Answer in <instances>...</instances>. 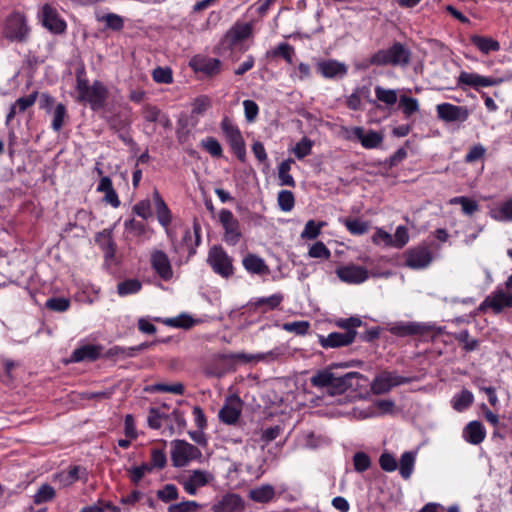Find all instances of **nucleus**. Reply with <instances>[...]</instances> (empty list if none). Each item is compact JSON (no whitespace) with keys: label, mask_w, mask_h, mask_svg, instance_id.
<instances>
[{"label":"nucleus","mask_w":512,"mask_h":512,"mask_svg":"<svg viewBox=\"0 0 512 512\" xmlns=\"http://www.w3.org/2000/svg\"><path fill=\"white\" fill-rule=\"evenodd\" d=\"M363 375L359 372H348L344 375H338L331 368H325L316 371L311 377L310 383L315 388L326 389L329 395H341L349 389L360 387V380Z\"/></svg>","instance_id":"1"},{"label":"nucleus","mask_w":512,"mask_h":512,"mask_svg":"<svg viewBox=\"0 0 512 512\" xmlns=\"http://www.w3.org/2000/svg\"><path fill=\"white\" fill-rule=\"evenodd\" d=\"M76 89L78 92L77 101L88 103L93 111L104 108L108 98V90L106 86L99 80H95L89 85L85 78V68L81 67L76 70Z\"/></svg>","instance_id":"2"},{"label":"nucleus","mask_w":512,"mask_h":512,"mask_svg":"<svg viewBox=\"0 0 512 512\" xmlns=\"http://www.w3.org/2000/svg\"><path fill=\"white\" fill-rule=\"evenodd\" d=\"M252 34L253 26L251 23L236 22L215 46L214 53L222 57H229L232 61H237L238 57L233 55L234 47L250 38Z\"/></svg>","instance_id":"3"},{"label":"nucleus","mask_w":512,"mask_h":512,"mask_svg":"<svg viewBox=\"0 0 512 512\" xmlns=\"http://www.w3.org/2000/svg\"><path fill=\"white\" fill-rule=\"evenodd\" d=\"M411 59V51L403 43L395 41L389 48L380 49L369 59L374 66H406Z\"/></svg>","instance_id":"4"},{"label":"nucleus","mask_w":512,"mask_h":512,"mask_svg":"<svg viewBox=\"0 0 512 512\" xmlns=\"http://www.w3.org/2000/svg\"><path fill=\"white\" fill-rule=\"evenodd\" d=\"M207 263L213 272L222 278L228 279L234 275L233 258L221 245L210 247Z\"/></svg>","instance_id":"5"},{"label":"nucleus","mask_w":512,"mask_h":512,"mask_svg":"<svg viewBox=\"0 0 512 512\" xmlns=\"http://www.w3.org/2000/svg\"><path fill=\"white\" fill-rule=\"evenodd\" d=\"M220 128L231 151L243 162L246 157V145L238 126L228 116H224Z\"/></svg>","instance_id":"6"},{"label":"nucleus","mask_w":512,"mask_h":512,"mask_svg":"<svg viewBox=\"0 0 512 512\" xmlns=\"http://www.w3.org/2000/svg\"><path fill=\"white\" fill-rule=\"evenodd\" d=\"M218 217L224 230L223 241L229 246H236L243 237L239 220L225 208L220 210Z\"/></svg>","instance_id":"7"},{"label":"nucleus","mask_w":512,"mask_h":512,"mask_svg":"<svg viewBox=\"0 0 512 512\" xmlns=\"http://www.w3.org/2000/svg\"><path fill=\"white\" fill-rule=\"evenodd\" d=\"M413 381V377L400 376L395 371L384 370L375 376L371 389L374 394L381 395L388 393L394 387L409 384Z\"/></svg>","instance_id":"8"},{"label":"nucleus","mask_w":512,"mask_h":512,"mask_svg":"<svg viewBox=\"0 0 512 512\" xmlns=\"http://www.w3.org/2000/svg\"><path fill=\"white\" fill-rule=\"evenodd\" d=\"M202 456L198 447L185 440H174L171 442V460L176 467H184L192 460Z\"/></svg>","instance_id":"9"},{"label":"nucleus","mask_w":512,"mask_h":512,"mask_svg":"<svg viewBox=\"0 0 512 512\" xmlns=\"http://www.w3.org/2000/svg\"><path fill=\"white\" fill-rule=\"evenodd\" d=\"M214 479L213 475L205 470H192L188 475H180L177 481L183 486L186 493L196 495L199 488L208 485Z\"/></svg>","instance_id":"10"},{"label":"nucleus","mask_w":512,"mask_h":512,"mask_svg":"<svg viewBox=\"0 0 512 512\" xmlns=\"http://www.w3.org/2000/svg\"><path fill=\"white\" fill-rule=\"evenodd\" d=\"M29 33L24 16L19 13L11 15L5 26V35L11 41L25 42Z\"/></svg>","instance_id":"11"},{"label":"nucleus","mask_w":512,"mask_h":512,"mask_svg":"<svg viewBox=\"0 0 512 512\" xmlns=\"http://www.w3.org/2000/svg\"><path fill=\"white\" fill-rule=\"evenodd\" d=\"M488 308L492 309L495 314L501 313L505 308H512V292L506 293L498 288L484 299L478 309L485 312Z\"/></svg>","instance_id":"12"},{"label":"nucleus","mask_w":512,"mask_h":512,"mask_svg":"<svg viewBox=\"0 0 512 512\" xmlns=\"http://www.w3.org/2000/svg\"><path fill=\"white\" fill-rule=\"evenodd\" d=\"M201 243V228L200 225L194 223L193 233L188 227L182 228V240L179 246H175L177 252H186L188 257L196 253V248Z\"/></svg>","instance_id":"13"},{"label":"nucleus","mask_w":512,"mask_h":512,"mask_svg":"<svg viewBox=\"0 0 512 512\" xmlns=\"http://www.w3.org/2000/svg\"><path fill=\"white\" fill-rule=\"evenodd\" d=\"M335 273L342 282L347 284H361L369 277L366 268L355 264L339 266Z\"/></svg>","instance_id":"14"},{"label":"nucleus","mask_w":512,"mask_h":512,"mask_svg":"<svg viewBox=\"0 0 512 512\" xmlns=\"http://www.w3.org/2000/svg\"><path fill=\"white\" fill-rule=\"evenodd\" d=\"M405 266L411 269H422L432 262V253L425 246L410 248L404 253Z\"/></svg>","instance_id":"15"},{"label":"nucleus","mask_w":512,"mask_h":512,"mask_svg":"<svg viewBox=\"0 0 512 512\" xmlns=\"http://www.w3.org/2000/svg\"><path fill=\"white\" fill-rule=\"evenodd\" d=\"M316 70L325 79H342L348 73L347 65L336 59L318 61Z\"/></svg>","instance_id":"16"},{"label":"nucleus","mask_w":512,"mask_h":512,"mask_svg":"<svg viewBox=\"0 0 512 512\" xmlns=\"http://www.w3.org/2000/svg\"><path fill=\"white\" fill-rule=\"evenodd\" d=\"M357 332H331L327 336L318 335V343L324 349L341 348L355 341Z\"/></svg>","instance_id":"17"},{"label":"nucleus","mask_w":512,"mask_h":512,"mask_svg":"<svg viewBox=\"0 0 512 512\" xmlns=\"http://www.w3.org/2000/svg\"><path fill=\"white\" fill-rule=\"evenodd\" d=\"M195 72L202 73L207 77H214L221 72L222 62L217 58L197 55L190 62Z\"/></svg>","instance_id":"18"},{"label":"nucleus","mask_w":512,"mask_h":512,"mask_svg":"<svg viewBox=\"0 0 512 512\" xmlns=\"http://www.w3.org/2000/svg\"><path fill=\"white\" fill-rule=\"evenodd\" d=\"M501 83V79L482 76L477 73H469L466 71L460 72L457 84L459 86L465 85L474 88L475 90H479L481 87H491L496 86Z\"/></svg>","instance_id":"19"},{"label":"nucleus","mask_w":512,"mask_h":512,"mask_svg":"<svg viewBox=\"0 0 512 512\" xmlns=\"http://www.w3.org/2000/svg\"><path fill=\"white\" fill-rule=\"evenodd\" d=\"M438 117L446 122H464L469 117V111L464 106H456L451 103H442L437 105Z\"/></svg>","instance_id":"20"},{"label":"nucleus","mask_w":512,"mask_h":512,"mask_svg":"<svg viewBox=\"0 0 512 512\" xmlns=\"http://www.w3.org/2000/svg\"><path fill=\"white\" fill-rule=\"evenodd\" d=\"M42 23L54 34H62L66 30V22L60 18L57 10L49 4L42 7Z\"/></svg>","instance_id":"21"},{"label":"nucleus","mask_w":512,"mask_h":512,"mask_svg":"<svg viewBox=\"0 0 512 512\" xmlns=\"http://www.w3.org/2000/svg\"><path fill=\"white\" fill-rule=\"evenodd\" d=\"M242 412V401L239 396H234L229 402L225 403L219 410V419L227 425L235 424Z\"/></svg>","instance_id":"22"},{"label":"nucleus","mask_w":512,"mask_h":512,"mask_svg":"<svg viewBox=\"0 0 512 512\" xmlns=\"http://www.w3.org/2000/svg\"><path fill=\"white\" fill-rule=\"evenodd\" d=\"M245 503L236 493H227L212 506L213 512H243Z\"/></svg>","instance_id":"23"},{"label":"nucleus","mask_w":512,"mask_h":512,"mask_svg":"<svg viewBox=\"0 0 512 512\" xmlns=\"http://www.w3.org/2000/svg\"><path fill=\"white\" fill-rule=\"evenodd\" d=\"M352 134L366 149H375L379 147L384 139L382 133L372 129L366 132L363 127L359 126L352 128Z\"/></svg>","instance_id":"24"},{"label":"nucleus","mask_w":512,"mask_h":512,"mask_svg":"<svg viewBox=\"0 0 512 512\" xmlns=\"http://www.w3.org/2000/svg\"><path fill=\"white\" fill-rule=\"evenodd\" d=\"M391 334L397 337L423 335L428 331V327L418 322H397L389 328Z\"/></svg>","instance_id":"25"},{"label":"nucleus","mask_w":512,"mask_h":512,"mask_svg":"<svg viewBox=\"0 0 512 512\" xmlns=\"http://www.w3.org/2000/svg\"><path fill=\"white\" fill-rule=\"evenodd\" d=\"M282 355L279 348L273 349L267 353H259L256 355L245 354V353H229L223 355L224 360L230 361H241L244 363H250L253 361H264V360H276Z\"/></svg>","instance_id":"26"},{"label":"nucleus","mask_w":512,"mask_h":512,"mask_svg":"<svg viewBox=\"0 0 512 512\" xmlns=\"http://www.w3.org/2000/svg\"><path fill=\"white\" fill-rule=\"evenodd\" d=\"M186 425L183 415L176 409L170 414L165 415L162 412V434L169 435L180 433Z\"/></svg>","instance_id":"27"},{"label":"nucleus","mask_w":512,"mask_h":512,"mask_svg":"<svg viewBox=\"0 0 512 512\" xmlns=\"http://www.w3.org/2000/svg\"><path fill=\"white\" fill-rule=\"evenodd\" d=\"M462 436L466 442L472 445H478L484 441L486 429L480 421L474 420L464 427Z\"/></svg>","instance_id":"28"},{"label":"nucleus","mask_w":512,"mask_h":512,"mask_svg":"<svg viewBox=\"0 0 512 512\" xmlns=\"http://www.w3.org/2000/svg\"><path fill=\"white\" fill-rule=\"evenodd\" d=\"M242 265L250 274L262 276L270 273L269 266L266 264L264 259L253 253H248L243 257Z\"/></svg>","instance_id":"29"},{"label":"nucleus","mask_w":512,"mask_h":512,"mask_svg":"<svg viewBox=\"0 0 512 512\" xmlns=\"http://www.w3.org/2000/svg\"><path fill=\"white\" fill-rule=\"evenodd\" d=\"M95 242L104 251V258L106 261L112 260L116 252V244L112 238V231L104 229L95 235Z\"/></svg>","instance_id":"30"},{"label":"nucleus","mask_w":512,"mask_h":512,"mask_svg":"<svg viewBox=\"0 0 512 512\" xmlns=\"http://www.w3.org/2000/svg\"><path fill=\"white\" fill-rule=\"evenodd\" d=\"M470 42L483 54L497 52L500 50V43L492 37L471 35Z\"/></svg>","instance_id":"31"},{"label":"nucleus","mask_w":512,"mask_h":512,"mask_svg":"<svg viewBox=\"0 0 512 512\" xmlns=\"http://www.w3.org/2000/svg\"><path fill=\"white\" fill-rule=\"evenodd\" d=\"M295 56V48L287 43L281 42L276 47L266 52V57L271 59L282 58L288 64H293V57Z\"/></svg>","instance_id":"32"},{"label":"nucleus","mask_w":512,"mask_h":512,"mask_svg":"<svg viewBox=\"0 0 512 512\" xmlns=\"http://www.w3.org/2000/svg\"><path fill=\"white\" fill-rule=\"evenodd\" d=\"M100 348L93 345H85L74 350L71 355V362H81L84 360L94 361L100 356Z\"/></svg>","instance_id":"33"},{"label":"nucleus","mask_w":512,"mask_h":512,"mask_svg":"<svg viewBox=\"0 0 512 512\" xmlns=\"http://www.w3.org/2000/svg\"><path fill=\"white\" fill-rule=\"evenodd\" d=\"M197 323V320L192 318L187 313H181L176 317L162 318V324L172 328H181L188 330Z\"/></svg>","instance_id":"34"},{"label":"nucleus","mask_w":512,"mask_h":512,"mask_svg":"<svg viewBox=\"0 0 512 512\" xmlns=\"http://www.w3.org/2000/svg\"><path fill=\"white\" fill-rule=\"evenodd\" d=\"M275 497V489L272 485L265 484L249 491V498L257 503H268Z\"/></svg>","instance_id":"35"},{"label":"nucleus","mask_w":512,"mask_h":512,"mask_svg":"<svg viewBox=\"0 0 512 512\" xmlns=\"http://www.w3.org/2000/svg\"><path fill=\"white\" fill-rule=\"evenodd\" d=\"M284 299L283 294L275 293L269 297L257 298L254 302L256 309H261V312L265 313L277 309Z\"/></svg>","instance_id":"36"},{"label":"nucleus","mask_w":512,"mask_h":512,"mask_svg":"<svg viewBox=\"0 0 512 512\" xmlns=\"http://www.w3.org/2000/svg\"><path fill=\"white\" fill-rule=\"evenodd\" d=\"M449 204L461 205V209L463 214L467 216H472L474 213H476L479 210V204L474 199H471L467 196H456L449 200Z\"/></svg>","instance_id":"37"},{"label":"nucleus","mask_w":512,"mask_h":512,"mask_svg":"<svg viewBox=\"0 0 512 512\" xmlns=\"http://www.w3.org/2000/svg\"><path fill=\"white\" fill-rule=\"evenodd\" d=\"M294 163V160L288 158L282 161L278 167V178L280 180V185L289 186L294 188L296 186V182L292 175H290L291 165Z\"/></svg>","instance_id":"38"},{"label":"nucleus","mask_w":512,"mask_h":512,"mask_svg":"<svg viewBox=\"0 0 512 512\" xmlns=\"http://www.w3.org/2000/svg\"><path fill=\"white\" fill-rule=\"evenodd\" d=\"M399 109L405 118L408 119L419 111V101L417 98L401 95L399 98Z\"/></svg>","instance_id":"39"},{"label":"nucleus","mask_w":512,"mask_h":512,"mask_svg":"<svg viewBox=\"0 0 512 512\" xmlns=\"http://www.w3.org/2000/svg\"><path fill=\"white\" fill-rule=\"evenodd\" d=\"M473 400V394L469 390L464 389L460 394L453 397L452 406L456 411L462 412L472 405Z\"/></svg>","instance_id":"40"},{"label":"nucleus","mask_w":512,"mask_h":512,"mask_svg":"<svg viewBox=\"0 0 512 512\" xmlns=\"http://www.w3.org/2000/svg\"><path fill=\"white\" fill-rule=\"evenodd\" d=\"M344 225L350 234L355 236L364 235L369 230V223L359 218H347L344 220Z\"/></svg>","instance_id":"41"},{"label":"nucleus","mask_w":512,"mask_h":512,"mask_svg":"<svg viewBox=\"0 0 512 512\" xmlns=\"http://www.w3.org/2000/svg\"><path fill=\"white\" fill-rule=\"evenodd\" d=\"M55 496V489L51 485L45 483L39 487V489L33 496V501L36 505H40L52 501L55 498Z\"/></svg>","instance_id":"42"},{"label":"nucleus","mask_w":512,"mask_h":512,"mask_svg":"<svg viewBox=\"0 0 512 512\" xmlns=\"http://www.w3.org/2000/svg\"><path fill=\"white\" fill-rule=\"evenodd\" d=\"M415 462V456L412 452H404L400 458L399 473L402 478H410Z\"/></svg>","instance_id":"43"},{"label":"nucleus","mask_w":512,"mask_h":512,"mask_svg":"<svg viewBox=\"0 0 512 512\" xmlns=\"http://www.w3.org/2000/svg\"><path fill=\"white\" fill-rule=\"evenodd\" d=\"M200 146L214 158L223 156V149L219 141L214 137H206L201 140Z\"/></svg>","instance_id":"44"},{"label":"nucleus","mask_w":512,"mask_h":512,"mask_svg":"<svg viewBox=\"0 0 512 512\" xmlns=\"http://www.w3.org/2000/svg\"><path fill=\"white\" fill-rule=\"evenodd\" d=\"M141 287L142 284L138 279H126L117 284V293L120 296L135 294L140 291Z\"/></svg>","instance_id":"45"},{"label":"nucleus","mask_w":512,"mask_h":512,"mask_svg":"<svg viewBox=\"0 0 512 512\" xmlns=\"http://www.w3.org/2000/svg\"><path fill=\"white\" fill-rule=\"evenodd\" d=\"M376 99L387 106H393L398 100L397 92L394 89H385L381 86L375 87Z\"/></svg>","instance_id":"46"},{"label":"nucleus","mask_w":512,"mask_h":512,"mask_svg":"<svg viewBox=\"0 0 512 512\" xmlns=\"http://www.w3.org/2000/svg\"><path fill=\"white\" fill-rule=\"evenodd\" d=\"M454 339L460 344H463V349L466 352H472L479 347V341L477 339H470V334L467 329L455 333Z\"/></svg>","instance_id":"47"},{"label":"nucleus","mask_w":512,"mask_h":512,"mask_svg":"<svg viewBox=\"0 0 512 512\" xmlns=\"http://www.w3.org/2000/svg\"><path fill=\"white\" fill-rule=\"evenodd\" d=\"M133 212L146 222H148L150 219H154V214L152 212V206L149 199L141 200L135 204L133 206Z\"/></svg>","instance_id":"48"},{"label":"nucleus","mask_w":512,"mask_h":512,"mask_svg":"<svg viewBox=\"0 0 512 512\" xmlns=\"http://www.w3.org/2000/svg\"><path fill=\"white\" fill-rule=\"evenodd\" d=\"M201 504L194 500H183L179 503L170 504L167 512H197Z\"/></svg>","instance_id":"49"},{"label":"nucleus","mask_w":512,"mask_h":512,"mask_svg":"<svg viewBox=\"0 0 512 512\" xmlns=\"http://www.w3.org/2000/svg\"><path fill=\"white\" fill-rule=\"evenodd\" d=\"M278 205L284 212H289L294 208L295 198L294 194L289 190H281L278 193Z\"/></svg>","instance_id":"50"},{"label":"nucleus","mask_w":512,"mask_h":512,"mask_svg":"<svg viewBox=\"0 0 512 512\" xmlns=\"http://www.w3.org/2000/svg\"><path fill=\"white\" fill-rule=\"evenodd\" d=\"M322 222L316 223L314 220H309L305 224L304 230L301 233L303 239L313 240L320 235Z\"/></svg>","instance_id":"51"},{"label":"nucleus","mask_w":512,"mask_h":512,"mask_svg":"<svg viewBox=\"0 0 512 512\" xmlns=\"http://www.w3.org/2000/svg\"><path fill=\"white\" fill-rule=\"evenodd\" d=\"M67 116L66 107L62 103H58L55 107L53 120H52V129L55 132L61 130L64 124V118Z\"/></svg>","instance_id":"52"},{"label":"nucleus","mask_w":512,"mask_h":512,"mask_svg":"<svg viewBox=\"0 0 512 512\" xmlns=\"http://www.w3.org/2000/svg\"><path fill=\"white\" fill-rule=\"evenodd\" d=\"M313 146V142L307 138L303 137L298 143H296L293 148V153L298 159H303L311 153Z\"/></svg>","instance_id":"53"},{"label":"nucleus","mask_w":512,"mask_h":512,"mask_svg":"<svg viewBox=\"0 0 512 512\" xmlns=\"http://www.w3.org/2000/svg\"><path fill=\"white\" fill-rule=\"evenodd\" d=\"M335 325L344 332H356V328L362 325V320L358 317L340 318L336 320Z\"/></svg>","instance_id":"54"},{"label":"nucleus","mask_w":512,"mask_h":512,"mask_svg":"<svg viewBox=\"0 0 512 512\" xmlns=\"http://www.w3.org/2000/svg\"><path fill=\"white\" fill-rule=\"evenodd\" d=\"M409 241L408 230L405 226H398L392 237V246L398 249L403 248Z\"/></svg>","instance_id":"55"},{"label":"nucleus","mask_w":512,"mask_h":512,"mask_svg":"<svg viewBox=\"0 0 512 512\" xmlns=\"http://www.w3.org/2000/svg\"><path fill=\"white\" fill-rule=\"evenodd\" d=\"M310 328L308 321H294L283 324V329L296 335H305Z\"/></svg>","instance_id":"56"},{"label":"nucleus","mask_w":512,"mask_h":512,"mask_svg":"<svg viewBox=\"0 0 512 512\" xmlns=\"http://www.w3.org/2000/svg\"><path fill=\"white\" fill-rule=\"evenodd\" d=\"M354 469L359 472H365L371 466L370 457L364 452H357L353 456Z\"/></svg>","instance_id":"57"},{"label":"nucleus","mask_w":512,"mask_h":512,"mask_svg":"<svg viewBox=\"0 0 512 512\" xmlns=\"http://www.w3.org/2000/svg\"><path fill=\"white\" fill-rule=\"evenodd\" d=\"M45 306L52 311L64 312L69 308L70 301L64 297H52L46 301Z\"/></svg>","instance_id":"58"},{"label":"nucleus","mask_w":512,"mask_h":512,"mask_svg":"<svg viewBox=\"0 0 512 512\" xmlns=\"http://www.w3.org/2000/svg\"><path fill=\"white\" fill-rule=\"evenodd\" d=\"M101 21H104L106 27L112 29L113 31H120L124 26L122 17L114 13H108L104 15L101 18Z\"/></svg>","instance_id":"59"},{"label":"nucleus","mask_w":512,"mask_h":512,"mask_svg":"<svg viewBox=\"0 0 512 512\" xmlns=\"http://www.w3.org/2000/svg\"><path fill=\"white\" fill-rule=\"evenodd\" d=\"M211 107V100L206 95L197 97L192 103V113L202 115L208 108Z\"/></svg>","instance_id":"60"},{"label":"nucleus","mask_w":512,"mask_h":512,"mask_svg":"<svg viewBox=\"0 0 512 512\" xmlns=\"http://www.w3.org/2000/svg\"><path fill=\"white\" fill-rule=\"evenodd\" d=\"M309 256L312 258H322L328 259L331 255L330 250L326 247L323 242L314 243L308 252Z\"/></svg>","instance_id":"61"},{"label":"nucleus","mask_w":512,"mask_h":512,"mask_svg":"<svg viewBox=\"0 0 512 512\" xmlns=\"http://www.w3.org/2000/svg\"><path fill=\"white\" fill-rule=\"evenodd\" d=\"M379 465L381 469L386 472H393L397 469V461L395 457L388 452H384L380 455Z\"/></svg>","instance_id":"62"},{"label":"nucleus","mask_w":512,"mask_h":512,"mask_svg":"<svg viewBox=\"0 0 512 512\" xmlns=\"http://www.w3.org/2000/svg\"><path fill=\"white\" fill-rule=\"evenodd\" d=\"M244 114L248 122H254L259 114V107L253 100L243 101Z\"/></svg>","instance_id":"63"},{"label":"nucleus","mask_w":512,"mask_h":512,"mask_svg":"<svg viewBox=\"0 0 512 512\" xmlns=\"http://www.w3.org/2000/svg\"><path fill=\"white\" fill-rule=\"evenodd\" d=\"M123 503L132 504L135 502H141L142 504H147L149 506L153 505V501L150 497L144 495L143 493L139 491H132L129 495L122 498Z\"/></svg>","instance_id":"64"}]
</instances>
